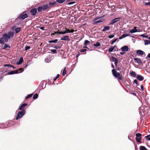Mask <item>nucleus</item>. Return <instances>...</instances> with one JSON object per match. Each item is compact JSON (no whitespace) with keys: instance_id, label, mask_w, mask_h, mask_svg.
Returning a JSON list of instances; mask_svg holds the SVG:
<instances>
[{"instance_id":"1","label":"nucleus","mask_w":150,"mask_h":150,"mask_svg":"<svg viewBox=\"0 0 150 150\" xmlns=\"http://www.w3.org/2000/svg\"><path fill=\"white\" fill-rule=\"evenodd\" d=\"M112 72L113 76L115 78H117L119 81L122 80V75H120L119 73L117 72L115 69H112Z\"/></svg>"},{"instance_id":"2","label":"nucleus","mask_w":150,"mask_h":150,"mask_svg":"<svg viewBox=\"0 0 150 150\" xmlns=\"http://www.w3.org/2000/svg\"><path fill=\"white\" fill-rule=\"evenodd\" d=\"M25 113L26 111L25 110H23L21 111H19L16 117V120H18L19 118H21Z\"/></svg>"},{"instance_id":"3","label":"nucleus","mask_w":150,"mask_h":150,"mask_svg":"<svg viewBox=\"0 0 150 150\" xmlns=\"http://www.w3.org/2000/svg\"><path fill=\"white\" fill-rule=\"evenodd\" d=\"M25 11H24L22 13L20 14L18 17V18L20 19L24 20L25 18H27L28 15L26 13H25Z\"/></svg>"},{"instance_id":"4","label":"nucleus","mask_w":150,"mask_h":150,"mask_svg":"<svg viewBox=\"0 0 150 150\" xmlns=\"http://www.w3.org/2000/svg\"><path fill=\"white\" fill-rule=\"evenodd\" d=\"M142 134L140 133H137L136 134V140L137 142L139 143H141V140L142 139Z\"/></svg>"},{"instance_id":"5","label":"nucleus","mask_w":150,"mask_h":150,"mask_svg":"<svg viewBox=\"0 0 150 150\" xmlns=\"http://www.w3.org/2000/svg\"><path fill=\"white\" fill-rule=\"evenodd\" d=\"M3 38L5 40V41L7 42L8 41V40L10 38V35L6 33H5L3 35Z\"/></svg>"},{"instance_id":"6","label":"nucleus","mask_w":150,"mask_h":150,"mask_svg":"<svg viewBox=\"0 0 150 150\" xmlns=\"http://www.w3.org/2000/svg\"><path fill=\"white\" fill-rule=\"evenodd\" d=\"M122 18L118 17L113 19L111 21V22L110 23H109V25H113L115 23L118 21L119 20L121 19Z\"/></svg>"},{"instance_id":"7","label":"nucleus","mask_w":150,"mask_h":150,"mask_svg":"<svg viewBox=\"0 0 150 150\" xmlns=\"http://www.w3.org/2000/svg\"><path fill=\"white\" fill-rule=\"evenodd\" d=\"M30 14L32 16H35L37 13V10L36 8H33L30 11Z\"/></svg>"},{"instance_id":"8","label":"nucleus","mask_w":150,"mask_h":150,"mask_svg":"<svg viewBox=\"0 0 150 150\" xmlns=\"http://www.w3.org/2000/svg\"><path fill=\"white\" fill-rule=\"evenodd\" d=\"M122 51L127 52L129 51L128 47L127 46H125L121 47Z\"/></svg>"},{"instance_id":"9","label":"nucleus","mask_w":150,"mask_h":150,"mask_svg":"<svg viewBox=\"0 0 150 150\" xmlns=\"http://www.w3.org/2000/svg\"><path fill=\"white\" fill-rule=\"evenodd\" d=\"M137 27H134V28L133 29H132L130 31H129V32L130 33H135L136 32H140V31H138V30H137Z\"/></svg>"},{"instance_id":"10","label":"nucleus","mask_w":150,"mask_h":150,"mask_svg":"<svg viewBox=\"0 0 150 150\" xmlns=\"http://www.w3.org/2000/svg\"><path fill=\"white\" fill-rule=\"evenodd\" d=\"M28 105L27 103H23L21 105V106L19 108V110H24V108L26 106Z\"/></svg>"},{"instance_id":"11","label":"nucleus","mask_w":150,"mask_h":150,"mask_svg":"<svg viewBox=\"0 0 150 150\" xmlns=\"http://www.w3.org/2000/svg\"><path fill=\"white\" fill-rule=\"evenodd\" d=\"M70 39L69 38V36L67 35L64 36L63 38H61V40H63L64 41H68L70 40Z\"/></svg>"},{"instance_id":"12","label":"nucleus","mask_w":150,"mask_h":150,"mask_svg":"<svg viewBox=\"0 0 150 150\" xmlns=\"http://www.w3.org/2000/svg\"><path fill=\"white\" fill-rule=\"evenodd\" d=\"M137 78L140 81H143L144 79V77L140 75H138Z\"/></svg>"},{"instance_id":"13","label":"nucleus","mask_w":150,"mask_h":150,"mask_svg":"<svg viewBox=\"0 0 150 150\" xmlns=\"http://www.w3.org/2000/svg\"><path fill=\"white\" fill-rule=\"evenodd\" d=\"M42 7L43 11H45L46 10L49 8L48 5L47 4L43 5V6H42Z\"/></svg>"},{"instance_id":"14","label":"nucleus","mask_w":150,"mask_h":150,"mask_svg":"<svg viewBox=\"0 0 150 150\" xmlns=\"http://www.w3.org/2000/svg\"><path fill=\"white\" fill-rule=\"evenodd\" d=\"M137 53L139 55H142L144 53V52L141 50H138L137 51Z\"/></svg>"},{"instance_id":"15","label":"nucleus","mask_w":150,"mask_h":150,"mask_svg":"<svg viewBox=\"0 0 150 150\" xmlns=\"http://www.w3.org/2000/svg\"><path fill=\"white\" fill-rule=\"evenodd\" d=\"M115 48H117L116 45H115L114 47H111L109 48L108 51L110 52H112L113 50Z\"/></svg>"},{"instance_id":"16","label":"nucleus","mask_w":150,"mask_h":150,"mask_svg":"<svg viewBox=\"0 0 150 150\" xmlns=\"http://www.w3.org/2000/svg\"><path fill=\"white\" fill-rule=\"evenodd\" d=\"M57 4L56 2L55 1H54V2H53L52 3V2H50L49 3L48 5V6L49 7V8L51 7L52 6H53L54 5H56Z\"/></svg>"},{"instance_id":"17","label":"nucleus","mask_w":150,"mask_h":150,"mask_svg":"<svg viewBox=\"0 0 150 150\" xmlns=\"http://www.w3.org/2000/svg\"><path fill=\"white\" fill-rule=\"evenodd\" d=\"M134 59L139 64H141L142 63V61L139 58H134Z\"/></svg>"},{"instance_id":"18","label":"nucleus","mask_w":150,"mask_h":150,"mask_svg":"<svg viewBox=\"0 0 150 150\" xmlns=\"http://www.w3.org/2000/svg\"><path fill=\"white\" fill-rule=\"evenodd\" d=\"M128 36H130L129 34H123L122 35V36L120 37L119 39H122L123 38H124Z\"/></svg>"},{"instance_id":"19","label":"nucleus","mask_w":150,"mask_h":150,"mask_svg":"<svg viewBox=\"0 0 150 150\" xmlns=\"http://www.w3.org/2000/svg\"><path fill=\"white\" fill-rule=\"evenodd\" d=\"M21 30V28L20 27L16 28L15 29V33L16 34L18 33Z\"/></svg>"},{"instance_id":"20","label":"nucleus","mask_w":150,"mask_h":150,"mask_svg":"<svg viewBox=\"0 0 150 150\" xmlns=\"http://www.w3.org/2000/svg\"><path fill=\"white\" fill-rule=\"evenodd\" d=\"M100 43L98 42H96V44H94L93 45V46L95 47L96 48H98V47L100 46Z\"/></svg>"},{"instance_id":"21","label":"nucleus","mask_w":150,"mask_h":150,"mask_svg":"<svg viewBox=\"0 0 150 150\" xmlns=\"http://www.w3.org/2000/svg\"><path fill=\"white\" fill-rule=\"evenodd\" d=\"M23 62V57H22L20 58L19 61L17 63V64L20 65Z\"/></svg>"},{"instance_id":"22","label":"nucleus","mask_w":150,"mask_h":150,"mask_svg":"<svg viewBox=\"0 0 150 150\" xmlns=\"http://www.w3.org/2000/svg\"><path fill=\"white\" fill-rule=\"evenodd\" d=\"M110 29V27L109 26H105L104 29L103 30V31H105L106 30H109Z\"/></svg>"},{"instance_id":"23","label":"nucleus","mask_w":150,"mask_h":150,"mask_svg":"<svg viewBox=\"0 0 150 150\" xmlns=\"http://www.w3.org/2000/svg\"><path fill=\"white\" fill-rule=\"evenodd\" d=\"M9 35H10V37H13L14 36V33L13 31H9L8 33V34Z\"/></svg>"},{"instance_id":"24","label":"nucleus","mask_w":150,"mask_h":150,"mask_svg":"<svg viewBox=\"0 0 150 150\" xmlns=\"http://www.w3.org/2000/svg\"><path fill=\"white\" fill-rule=\"evenodd\" d=\"M15 74L14 72V71H12L10 72H9L8 73H7L5 74V75H10V74Z\"/></svg>"},{"instance_id":"25","label":"nucleus","mask_w":150,"mask_h":150,"mask_svg":"<svg viewBox=\"0 0 150 150\" xmlns=\"http://www.w3.org/2000/svg\"><path fill=\"white\" fill-rule=\"evenodd\" d=\"M66 72H67L66 67H65L64 68V69L62 73V75L63 76H64L66 74Z\"/></svg>"},{"instance_id":"26","label":"nucleus","mask_w":150,"mask_h":150,"mask_svg":"<svg viewBox=\"0 0 150 150\" xmlns=\"http://www.w3.org/2000/svg\"><path fill=\"white\" fill-rule=\"evenodd\" d=\"M130 74L131 76H133L134 77H135L136 76V73L133 71L131 72Z\"/></svg>"},{"instance_id":"27","label":"nucleus","mask_w":150,"mask_h":150,"mask_svg":"<svg viewBox=\"0 0 150 150\" xmlns=\"http://www.w3.org/2000/svg\"><path fill=\"white\" fill-rule=\"evenodd\" d=\"M57 41H58V40L57 39H56L54 40L49 41L48 42L49 43H55L57 42Z\"/></svg>"},{"instance_id":"28","label":"nucleus","mask_w":150,"mask_h":150,"mask_svg":"<svg viewBox=\"0 0 150 150\" xmlns=\"http://www.w3.org/2000/svg\"><path fill=\"white\" fill-rule=\"evenodd\" d=\"M10 48V47L8 46L7 44H5L4 45V49H9Z\"/></svg>"},{"instance_id":"29","label":"nucleus","mask_w":150,"mask_h":150,"mask_svg":"<svg viewBox=\"0 0 150 150\" xmlns=\"http://www.w3.org/2000/svg\"><path fill=\"white\" fill-rule=\"evenodd\" d=\"M90 43V42L88 40H86L85 41L84 45L85 46L89 45Z\"/></svg>"},{"instance_id":"30","label":"nucleus","mask_w":150,"mask_h":150,"mask_svg":"<svg viewBox=\"0 0 150 150\" xmlns=\"http://www.w3.org/2000/svg\"><path fill=\"white\" fill-rule=\"evenodd\" d=\"M66 0H56L57 2L62 4Z\"/></svg>"},{"instance_id":"31","label":"nucleus","mask_w":150,"mask_h":150,"mask_svg":"<svg viewBox=\"0 0 150 150\" xmlns=\"http://www.w3.org/2000/svg\"><path fill=\"white\" fill-rule=\"evenodd\" d=\"M147 149L144 146H141L139 147L140 150H146Z\"/></svg>"},{"instance_id":"32","label":"nucleus","mask_w":150,"mask_h":150,"mask_svg":"<svg viewBox=\"0 0 150 150\" xmlns=\"http://www.w3.org/2000/svg\"><path fill=\"white\" fill-rule=\"evenodd\" d=\"M111 60L112 61L115 62L116 61L118 60V59L113 57H111Z\"/></svg>"},{"instance_id":"33","label":"nucleus","mask_w":150,"mask_h":150,"mask_svg":"<svg viewBox=\"0 0 150 150\" xmlns=\"http://www.w3.org/2000/svg\"><path fill=\"white\" fill-rule=\"evenodd\" d=\"M37 10L38 12H41L42 10H43L42 8V6L39 7L37 8Z\"/></svg>"},{"instance_id":"34","label":"nucleus","mask_w":150,"mask_h":150,"mask_svg":"<svg viewBox=\"0 0 150 150\" xmlns=\"http://www.w3.org/2000/svg\"><path fill=\"white\" fill-rule=\"evenodd\" d=\"M33 95V94H29L27 96H26L25 98V100H27L28 98H30L32 95Z\"/></svg>"},{"instance_id":"35","label":"nucleus","mask_w":150,"mask_h":150,"mask_svg":"<svg viewBox=\"0 0 150 150\" xmlns=\"http://www.w3.org/2000/svg\"><path fill=\"white\" fill-rule=\"evenodd\" d=\"M145 45H148V44H150V41L148 40H144Z\"/></svg>"},{"instance_id":"36","label":"nucleus","mask_w":150,"mask_h":150,"mask_svg":"<svg viewBox=\"0 0 150 150\" xmlns=\"http://www.w3.org/2000/svg\"><path fill=\"white\" fill-rule=\"evenodd\" d=\"M38 94L36 93L33 96V98L34 99H36L38 98Z\"/></svg>"},{"instance_id":"37","label":"nucleus","mask_w":150,"mask_h":150,"mask_svg":"<svg viewBox=\"0 0 150 150\" xmlns=\"http://www.w3.org/2000/svg\"><path fill=\"white\" fill-rule=\"evenodd\" d=\"M4 39L3 37H1V38H0V41H1L0 43H2V44H4Z\"/></svg>"},{"instance_id":"38","label":"nucleus","mask_w":150,"mask_h":150,"mask_svg":"<svg viewBox=\"0 0 150 150\" xmlns=\"http://www.w3.org/2000/svg\"><path fill=\"white\" fill-rule=\"evenodd\" d=\"M146 140H150V135H148L145 137Z\"/></svg>"},{"instance_id":"39","label":"nucleus","mask_w":150,"mask_h":150,"mask_svg":"<svg viewBox=\"0 0 150 150\" xmlns=\"http://www.w3.org/2000/svg\"><path fill=\"white\" fill-rule=\"evenodd\" d=\"M51 51L54 54H56L57 53L56 50H51Z\"/></svg>"},{"instance_id":"40","label":"nucleus","mask_w":150,"mask_h":150,"mask_svg":"<svg viewBox=\"0 0 150 150\" xmlns=\"http://www.w3.org/2000/svg\"><path fill=\"white\" fill-rule=\"evenodd\" d=\"M103 21V19H101L100 20H99V21H96V22H95V23H101V22H102Z\"/></svg>"},{"instance_id":"41","label":"nucleus","mask_w":150,"mask_h":150,"mask_svg":"<svg viewBox=\"0 0 150 150\" xmlns=\"http://www.w3.org/2000/svg\"><path fill=\"white\" fill-rule=\"evenodd\" d=\"M60 76L59 74H57L56 77L54 79V81H55Z\"/></svg>"},{"instance_id":"42","label":"nucleus","mask_w":150,"mask_h":150,"mask_svg":"<svg viewBox=\"0 0 150 150\" xmlns=\"http://www.w3.org/2000/svg\"><path fill=\"white\" fill-rule=\"evenodd\" d=\"M4 66L5 67H12V65L9 64H5L4 65Z\"/></svg>"},{"instance_id":"43","label":"nucleus","mask_w":150,"mask_h":150,"mask_svg":"<svg viewBox=\"0 0 150 150\" xmlns=\"http://www.w3.org/2000/svg\"><path fill=\"white\" fill-rule=\"evenodd\" d=\"M66 30H65V31L66 32V33H70V30L69 29H67V28H65Z\"/></svg>"},{"instance_id":"44","label":"nucleus","mask_w":150,"mask_h":150,"mask_svg":"<svg viewBox=\"0 0 150 150\" xmlns=\"http://www.w3.org/2000/svg\"><path fill=\"white\" fill-rule=\"evenodd\" d=\"M118 39V38H117L115 39L114 40H113V41H112L111 43V45H113V43L115 42Z\"/></svg>"},{"instance_id":"45","label":"nucleus","mask_w":150,"mask_h":150,"mask_svg":"<svg viewBox=\"0 0 150 150\" xmlns=\"http://www.w3.org/2000/svg\"><path fill=\"white\" fill-rule=\"evenodd\" d=\"M30 46H25V51H26L27 50H28L29 49H30Z\"/></svg>"},{"instance_id":"46","label":"nucleus","mask_w":150,"mask_h":150,"mask_svg":"<svg viewBox=\"0 0 150 150\" xmlns=\"http://www.w3.org/2000/svg\"><path fill=\"white\" fill-rule=\"evenodd\" d=\"M87 51V50L86 49H81V51H80V52H85L86 51Z\"/></svg>"},{"instance_id":"47","label":"nucleus","mask_w":150,"mask_h":150,"mask_svg":"<svg viewBox=\"0 0 150 150\" xmlns=\"http://www.w3.org/2000/svg\"><path fill=\"white\" fill-rule=\"evenodd\" d=\"M142 37H144V38H147L148 37V36L147 35H145L144 34H142V35H140Z\"/></svg>"},{"instance_id":"48","label":"nucleus","mask_w":150,"mask_h":150,"mask_svg":"<svg viewBox=\"0 0 150 150\" xmlns=\"http://www.w3.org/2000/svg\"><path fill=\"white\" fill-rule=\"evenodd\" d=\"M114 37V35H110L108 36V37L109 38H112Z\"/></svg>"},{"instance_id":"49","label":"nucleus","mask_w":150,"mask_h":150,"mask_svg":"<svg viewBox=\"0 0 150 150\" xmlns=\"http://www.w3.org/2000/svg\"><path fill=\"white\" fill-rule=\"evenodd\" d=\"M134 83H136L137 84V86L139 85V84H138L137 81V79H135L134 80Z\"/></svg>"},{"instance_id":"50","label":"nucleus","mask_w":150,"mask_h":150,"mask_svg":"<svg viewBox=\"0 0 150 150\" xmlns=\"http://www.w3.org/2000/svg\"><path fill=\"white\" fill-rule=\"evenodd\" d=\"M118 60H117V61H116L114 63H115V65L116 67H117V63H118Z\"/></svg>"},{"instance_id":"51","label":"nucleus","mask_w":150,"mask_h":150,"mask_svg":"<svg viewBox=\"0 0 150 150\" xmlns=\"http://www.w3.org/2000/svg\"><path fill=\"white\" fill-rule=\"evenodd\" d=\"M23 70H24L22 68H20L18 69V70H19L20 71H21L20 72L21 73L23 71Z\"/></svg>"},{"instance_id":"52","label":"nucleus","mask_w":150,"mask_h":150,"mask_svg":"<svg viewBox=\"0 0 150 150\" xmlns=\"http://www.w3.org/2000/svg\"><path fill=\"white\" fill-rule=\"evenodd\" d=\"M14 72L15 74H18V70L17 69L14 71Z\"/></svg>"},{"instance_id":"53","label":"nucleus","mask_w":150,"mask_h":150,"mask_svg":"<svg viewBox=\"0 0 150 150\" xmlns=\"http://www.w3.org/2000/svg\"><path fill=\"white\" fill-rule=\"evenodd\" d=\"M54 48L56 49H60V46H56L54 47Z\"/></svg>"},{"instance_id":"54","label":"nucleus","mask_w":150,"mask_h":150,"mask_svg":"<svg viewBox=\"0 0 150 150\" xmlns=\"http://www.w3.org/2000/svg\"><path fill=\"white\" fill-rule=\"evenodd\" d=\"M60 32H60V33H61V34H64L66 33V32L65 31V30L63 31H60Z\"/></svg>"},{"instance_id":"55","label":"nucleus","mask_w":150,"mask_h":150,"mask_svg":"<svg viewBox=\"0 0 150 150\" xmlns=\"http://www.w3.org/2000/svg\"><path fill=\"white\" fill-rule=\"evenodd\" d=\"M145 5L146 6L149 5L150 6V2H148V3H145Z\"/></svg>"},{"instance_id":"56","label":"nucleus","mask_w":150,"mask_h":150,"mask_svg":"<svg viewBox=\"0 0 150 150\" xmlns=\"http://www.w3.org/2000/svg\"><path fill=\"white\" fill-rule=\"evenodd\" d=\"M75 3V2H70L68 4L70 5H71V4H74Z\"/></svg>"},{"instance_id":"57","label":"nucleus","mask_w":150,"mask_h":150,"mask_svg":"<svg viewBox=\"0 0 150 150\" xmlns=\"http://www.w3.org/2000/svg\"><path fill=\"white\" fill-rule=\"evenodd\" d=\"M74 31V29H71L70 30V33H73Z\"/></svg>"},{"instance_id":"58","label":"nucleus","mask_w":150,"mask_h":150,"mask_svg":"<svg viewBox=\"0 0 150 150\" xmlns=\"http://www.w3.org/2000/svg\"><path fill=\"white\" fill-rule=\"evenodd\" d=\"M141 88L142 90H144V86L143 85H141Z\"/></svg>"},{"instance_id":"59","label":"nucleus","mask_w":150,"mask_h":150,"mask_svg":"<svg viewBox=\"0 0 150 150\" xmlns=\"http://www.w3.org/2000/svg\"><path fill=\"white\" fill-rule=\"evenodd\" d=\"M125 52H120V54L122 55H124L125 54Z\"/></svg>"},{"instance_id":"60","label":"nucleus","mask_w":150,"mask_h":150,"mask_svg":"<svg viewBox=\"0 0 150 150\" xmlns=\"http://www.w3.org/2000/svg\"><path fill=\"white\" fill-rule=\"evenodd\" d=\"M40 28V29H41L42 30H43L44 29V27H41Z\"/></svg>"},{"instance_id":"61","label":"nucleus","mask_w":150,"mask_h":150,"mask_svg":"<svg viewBox=\"0 0 150 150\" xmlns=\"http://www.w3.org/2000/svg\"><path fill=\"white\" fill-rule=\"evenodd\" d=\"M147 57H148L149 58H150V53H149L148 55V56L147 57Z\"/></svg>"},{"instance_id":"62","label":"nucleus","mask_w":150,"mask_h":150,"mask_svg":"<svg viewBox=\"0 0 150 150\" xmlns=\"http://www.w3.org/2000/svg\"><path fill=\"white\" fill-rule=\"evenodd\" d=\"M117 68V70H118V71H120V68H119V67H116Z\"/></svg>"},{"instance_id":"63","label":"nucleus","mask_w":150,"mask_h":150,"mask_svg":"<svg viewBox=\"0 0 150 150\" xmlns=\"http://www.w3.org/2000/svg\"><path fill=\"white\" fill-rule=\"evenodd\" d=\"M60 31H57L56 32V33L57 34H61V33H60Z\"/></svg>"},{"instance_id":"64","label":"nucleus","mask_w":150,"mask_h":150,"mask_svg":"<svg viewBox=\"0 0 150 150\" xmlns=\"http://www.w3.org/2000/svg\"><path fill=\"white\" fill-rule=\"evenodd\" d=\"M111 67H112L114 68H115V67H114V66L113 65V64H112V65H111Z\"/></svg>"}]
</instances>
